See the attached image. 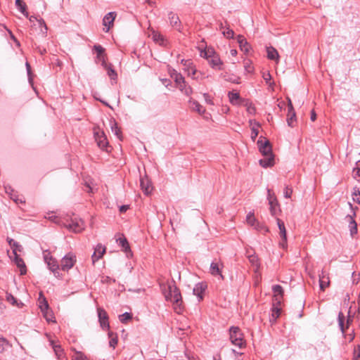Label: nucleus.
<instances>
[{
    "label": "nucleus",
    "instance_id": "46",
    "mask_svg": "<svg viewBox=\"0 0 360 360\" xmlns=\"http://www.w3.org/2000/svg\"><path fill=\"white\" fill-rule=\"evenodd\" d=\"M222 34L226 39H233L234 37V32L230 29L229 26H226V29L222 31Z\"/></svg>",
    "mask_w": 360,
    "mask_h": 360
},
{
    "label": "nucleus",
    "instance_id": "52",
    "mask_svg": "<svg viewBox=\"0 0 360 360\" xmlns=\"http://www.w3.org/2000/svg\"><path fill=\"white\" fill-rule=\"evenodd\" d=\"M173 79H174L177 87L179 86H180L181 84H184V81H185L184 77L182 76V75L181 73L179 74L178 75L175 76Z\"/></svg>",
    "mask_w": 360,
    "mask_h": 360
},
{
    "label": "nucleus",
    "instance_id": "39",
    "mask_svg": "<svg viewBox=\"0 0 360 360\" xmlns=\"http://www.w3.org/2000/svg\"><path fill=\"white\" fill-rule=\"evenodd\" d=\"M244 105L246 107L247 112L250 115L256 113V108L255 105L249 100L245 101Z\"/></svg>",
    "mask_w": 360,
    "mask_h": 360
},
{
    "label": "nucleus",
    "instance_id": "13",
    "mask_svg": "<svg viewBox=\"0 0 360 360\" xmlns=\"http://www.w3.org/2000/svg\"><path fill=\"white\" fill-rule=\"evenodd\" d=\"M276 221L280 230V236L282 238V241L281 242L280 245L284 248L287 243V236L285 224L284 222L278 217H276Z\"/></svg>",
    "mask_w": 360,
    "mask_h": 360
},
{
    "label": "nucleus",
    "instance_id": "35",
    "mask_svg": "<svg viewBox=\"0 0 360 360\" xmlns=\"http://www.w3.org/2000/svg\"><path fill=\"white\" fill-rule=\"evenodd\" d=\"M6 300L10 302L12 305L16 306L18 308H22L24 304L22 302H18L12 294L6 293Z\"/></svg>",
    "mask_w": 360,
    "mask_h": 360
},
{
    "label": "nucleus",
    "instance_id": "32",
    "mask_svg": "<svg viewBox=\"0 0 360 360\" xmlns=\"http://www.w3.org/2000/svg\"><path fill=\"white\" fill-rule=\"evenodd\" d=\"M228 96H229L230 103L233 105L239 104L240 101H242L240 98V94L238 93L229 91L228 94Z\"/></svg>",
    "mask_w": 360,
    "mask_h": 360
},
{
    "label": "nucleus",
    "instance_id": "3",
    "mask_svg": "<svg viewBox=\"0 0 360 360\" xmlns=\"http://www.w3.org/2000/svg\"><path fill=\"white\" fill-rule=\"evenodd\" d=\"M259 152L263 155H274L272 146L270 141L265 137L261 136L257 142Z\"/></svg>",
    "mask_w": 360,
    "mask_h": 360
},
{
    "label": "nucleus",
    "instance_id": "59",
    "mask_svg": "<svg viewBox=\"0 0 360 360\" xmlns=\"http://www.w3.org/2000/svg\"><path fill=\"white\" fill-rule=\"evenodd\" d=\"M53 257L51 255V253L48 251H46L44 253V259L46 263H48L50 261H52Z\"/></svg>",
    "mask_w": 360,
    "mask_h": 360
},
{
    "label": "nucleus",
    "instance_id": "24",
    "mask_svg": "<svg viewBox=\"0 0 360 360\" xmlns=\"http://www.w3.org/2000/svg\"><path fill=\"white\" fill-rule=\"evenodd\" d=\"M249 123L250 125L253 124L251 128V139L253 141H255L259 134L258 128L260 127L261 125L255 120H250Z\"/></svg>",
    "mask_w": 360,
    "mask_h": 360
},
{
    "label": "nucleus",
    "instance_id": "16",
    "mask_svg": "<svg viewBox=\"0 0 360 360\" xmlns=\"http://www.w3.org/2000/svg\"><path fill=\"white\" fill-rule=\"evenodd\" d=\"M140 186L141 190L146 195L150 194L153 190L151 183L147 177L141 178Z\"/></svg>",
    "mask_w": 360,
    "mask_h": 360
},
{
    "label": "nucleus",
    "instance_id": "7",
    "mask_svg": "<svg viewBox=\"0 0 360 360\" xmlns=\"http://www.w3.org/2000/svg\"><path fill=\"white\" fill-rule=\"evenodd\" d=\"M97 311L101 326L104 330H108L110 328V325L107 312L102 308H98Z\"/></svg>",
    "mask_w": 360,
    "mask_h": 360
},
{
    "label": "nucleus",
    "instance_id": "6",
    "mask_svg": "<svg viewBox=\"0 0 360 360\" xmlns=\"http://www.w3.org/2000/svg\"><path fill=\"white\" fill-rule=\"evenodd\" d=\"M181 63L183 65L184 70L187 72L188 76H192L193 79H195L196 77H194V75L196 74V68L195 65H193V63L191 60H185L181 59Z\"/></svg>",
    "mask_w": 360,
    "mask_h": 360
},
{
    "label": "nucleus",
    "instance_id": "29",
    "mask_svg": "<svg viewBox=\"0 0 360 360\" xmlns=\"http://www.w3.org/2000/svg\"><path fill=\"white\" fill-rule=\"evenodd\" d=\"M270 212L271 214L274 217H277L278 213L281 212L280 206L278 200H275L274 202H270Z\"/></svg>",
    "mask_w": 360,
    "mask_h": 360
},
{
    "label": "nucleus",
    "instance_id": "51",
    "mask_svg": "<svg viewBox=\"0 0 360 360\" xmlns=\"http://www.w3.org/2000/svg\"><path fill=\"white\" fill-rule=\"evenodd\" d=\"M217 55L215 51L212 49H208L205 50L203 53H201V56L205 57L207 60L209 58H211L212 56Z\"/></svg>",
    "mask_w": 360,
    "mask_h": 360
},
{
    "label": "nucleus",
    "instance_id": "18",
    "mask_svg": "<svg viewBox=\"0 0 360 360\" xmlns=\"http://www.w3.org/2000/svg\"><path fill=\"white\" fill-rule=\"evenodd\" d=\"M207 61L212 68L216 70L222 69L223 63L221 60L218 54L212 56V57H211V58H209Z\"/></svg>",
    "mask_w": 360,
    "mask_h": 360
},
{
    "label": "nucleus",
    "instance_id": "25",
    "mask_svg": "<svg viewBox=\"0 0 360 360\" xmlns=\"http://www.w3.org/2000/svg\"><path fill=\"white\" fill-rule=\"evenodd\" d=\"M14 255V262L18 267L20 268V274L23 275L26 274L27 269L25 264L23 261V259L18 255V254H13Z\"/></svg>",
    "mask_w": 360,
    "mask_h": 360
},
{
    "label": "nucleus",
    "instance_id": "22",
    "mask_svg": "<svg viewBox=\"0 0 360 360\" xmlns=\"http://www.w3.org/2000/svg\"><path fill=\"white\" fill-rule=\"evenodd\" d=\"M237 40L240 50L246 53H248L251 46L245 38L242 35H238L237 37Z\"/></svg>",
    "mask_w": 360,
    "mask_h": 360
},
{
    "label": "nucleus",
    "instance_id": "55",
    "mask_svg": "<svg viewBox=\"0 0 360 360\" xmlns=\"http://www.w3.org/2000/svg\"><path fill=\"white\" fill-rule=\"evenodd\" d=\"M292 193V188L288 186H287L284 189V197L286 198H290Z\"/></svg>",
    "mask_w": 360,
    "mask_h": 360
},
{
    "label": "nucleus",
    "instance_id": "10",
    "mask_svg": "<svg viewBox=\"0 0 360 360\" xmlns=\"http://www.w3.org/2000/svg\"><path fill=\"white\" fill-rule=\"evenodd\" d=\"M222 268L223 264L219 261L214 260L210 264V272L212 276H219L221 279H224V276L221 274Z\"/></svg>",
    "mask_w": 360,
    "mask_h": 360
},
{
    "label": "nucleus",
    "instance_id": "56",
    "mask_svg": "<svg viewBox=\"0 0 360 360\" xmlns=\"http://www.w3.org/2000/svg\"><path fill=\"white\" fill-rule=\"evenodd\" d=\"M262 77L266 81V84H269L270 86L274 84V82H270V80L271 79V76L269 72H264Z\"/></svg>",
    "mask_w": 360,
    "mask_h": 360
},
{
    "label": "nucleus",
    "instance_id": "34",
    "mask_svg": "<svg viewBox=\"0 0 360 360\" xmlns=\"http://www.w3.org/2000/svg\"><path fill=\"white\" fill-rule=\"evenodd\" d=\"M46 264L49 266V269L56 276H58L59 274V265L58 264L57 261L53 258L52 259V261H50Z\"/></svg>",
    "mask_w": 360,
    "mask_h": 360
},
{
    "label": "nucleus",
    "instance_id": "9",
    "mask_svg": "<svg viewBox=\"0 0 360 360\" xmlns=\"http://www.w3.org/2000/svg\"><path fill=\"white\" fill-rule=\"evenodd\" d=\"M67 227L75 233H79L84 229V221L81 219L75 218L71 219Z\"/></svg>",
    "mask_w": 360,
    "mask_h": 360
},
{
    "label": "nucleus",
    "instance_id": "11",
    "mask_svg": "<svg viewBox=\"0 0 360 360\" xmlns=\"http://www.w3.org/2000/svg\"><path fill=\"white\" fill-rule=\"evenodd\" d=\"M117 16L116 12H110L107 13L103 19V25L106 27L105 32H108L113 25L114 20Z\"/></svg>",
    "mask_w": 360,
    "mask_h": 360
},
{
    "label": "nucleus",
    "instance_id": "1",
    "mask_svg": "<svg viewBox=\"0 0 360 360\" xmlns=\"http://www.w3.org/2000/svg\"><path fill=\"white\" fill-rule=\"evenodd\" d=\"M165 299L173 302L174 309L176 313L181 314L182 312L183 302L181 292L174 283L168 285V292L165 294Z\"/></svg>",
    "mask_w": 360,
    "mask_h": 360
},
{
    "label": "nucleus",
    "instance_id": "15",
    "mask_svg": "<svg viewBox=\"0 0 360 360\" xmlns=\"http://www.w3.org/2000/svg\"><path fill=\"white\" fill-rule=\"evenodd\" d=\"M168 18L170 25L176 28L179 32H181V25L179 16L172 11H170L168 13Z\"/></svg>",
    "mask_w": 360,
    "mask_h": 360
},
{
    "label": "nucleus",
    "instance_id": "38",
    "mask_svg": "<svg viewBox=\"0 0 360 360\" xmlns=\"http://www.w3.org/2000/svg\"><path fill=\"white\" fill-rule=\"evenodd\" d=\"M15 5L19 9V11L25 15L26 17H28V13L26 11V4L22 0H15Z\"/></svg>",
    "mask_w": 360,
    "mask_h": 360
},
{
    "label": "nucleus",
    "instance_id": "44",
    "mask_svg": "<svg viewBox=\"0 0 360 360\" xmlns=\"http://www.w3.org/2000/svg\"><path fill=\"white\" fill-rule=\"evenodd\" d=\"M108 335H109V338H110V340L109 341V345H110V347H112L114 349L117 344V341H118L117 337V335H114L112 332H109Z\"/></svg>",
    "mask_w": 360,
    "mask_h": 360
},
{
    "label": "nucleus",
    "instance_id": "47",
    "mask_svg": "<svg viewBox=\"0 0 360 360\" xmlns=\"http://www.w3.org/2000/svg\"><path fill=\"white\" fill-rule=\"evenodd\" d=\"M117 241H119L120 245H121L123 248L124 252H127L128 251L130 250V248H129L128 241L125 238H119V240H117Z\"/></svg>",
    "mask_w": 360,
    "mask_h": 360
},
{
    "label": "nucleus",
    "instance_id": "41",
    "mask_svg": "<svg viewBox=\"0 0 360 360\" xmlns=\"http://www.w3.org/2000/svg\"><path fill=\"white\" fill-rule=\"evenodd\" d=\"M53 348L58 359L65 360V356H64L63 351L60 345H53Z\"/></svg>",
    "mask_w": 360,
    "mask_h": 360
},
{
    "label": "nucleus",
    "instance_id": "12",
    "mask_svg": "<svg viewBox=\"0 0 360 360\" xmlns=\"http://www.w3.org/2000/svg\"><path fill=\"white\" fill-rule=\"evenodd\" d=\"M94 137L99 148L101 149L106 148L108 142L103 131H95Z\"/></svg>",
    "mask_w": 360,
    "mask_h": 360
},
{
    "label": "nucleus",
    "instance_id": "54",
    "mask_svg": "<svg viewBox=\"0 0 360 360\" xmlns=\"http://www.w3.org/2000/svg\"><path fill=\"white\" fill-rule=\"evenodd\" d=\"M267 199L269 200V203H270V202H274L277 200L274 193L272 192V191L270 189L267 190Z\"/></svg>",
    "mask_w": 360,
    "mask_h": 360
},
{
    "label": "nucleus",
    "instance_id": "4",
    "mask_svg": "<svg viewBox=\"0 0 360 360\" xmlns=\"http://www.w3.org/2000/svg\"><path fill=\"white\" fill-rule=\"evenodd\" d=\"M76 262V256L72 253L65 255L60 261V268L63 271H68L73 267Z\"/></svg>",
    "mask_w": 360,
    "mask_h": 360
},
{
    "label": "nucleus",
    "instance_id": "36",
    "mask_svg": "<svg viewBox=\"0 0 360 360\" xmlns=\"http://www.w3.org/2000/svg\"><path fill=\"white\" fill-rule=\"evenodd\" d=\"M296 121V113L295 110H288L287 115V122L289 127H292L294 126V122Z\"/></svg>",
    "mask_w": 360,
    "mask_h": 360
},
{
    "label": "nucleus",
    "instance_id": "61",
    "mask_svg": "<svg viewBox=\"0 0 360 360\" xmlns=\"http://www.w3.org/2000/svg\"><path fill=\"white\" fill-rule=\"evenodd\" d=\"M101 281L103 283H110L111 282H115V279H112L110 277L105 276H103L102 277Z\"/></svg>",
    "mask_w": 360,
    "mask_h": 360
},
{
    "label": "nucleus",
    "instance_id": "14",
    "mask_svg": "<svg viewBox=\"0 0 360 360\" xmlns=\"http://www.w3.org/2000/svg\"><path fill=\"white\" fill-rule=\"evenodd\" d=\"M106 248L101 244H98L95 248L94 252L91 256L92 262L94 264L105 253Z\"/></svg>",
    "mask_w": 360,
    "mask_h": 360
},
{
    "label": "nucleus",
    "instance_id": "27",
    "mask_svg": "<svg viewBox=\"0 0 360 360\" xmlns=\"http://www.w3.org/2000/svg\"><path fill=\"white\" fill-rule=\"evenodd\" d=\"M280 305L276 304V302H274L273 304V308H272V313L271 316L270 317V321L271 322H275L276 319L279 317L281 314V308L279 307Z\"/></svg>",
    "mask_w": 360,
    "mask_h": 360
},
{
    "label": "nucleus",
    "instance_id": "31",
    "mask_svg": "<svg viewBox=\"0 0 360 360\" xmlns=\"http://www.w3.org/2000/svg\"><path fill=\"white\" fill-rule=\"evenodd\" d=\"M7 240L13 249V254H18V252H21L22 250V245H20L18 242L9 238H7Z\"/></svg>",
    "mask_w": 360,
    "mask_h": 360
},
{
    "label": "nucleus",
    "instance_id": "33",
    "mask_svg": "<svg viewBox=\"0 0 360 360\" xmlns=\"http://www.w3.org/2000/svg\"><path fill=\"white\" fill-rule=\"evenodd\" d=\"M267 52V58L272 60H276L278 59V53L276 49L272 46H269L266 48Z\"/></svg>",
    "mask_w": 360,
    "mask_h": 360
},
{
    "label": "nucleus",
    "instance_id": "50",
    "mask_svg": "<svg viewBox=\"0 0 360 360\" xmlns=\"http://www.w3.org/2000/svg\"><path fill=\"white\" fill-rule=\"evenodd\" d=\"M344 321H345V316L342 314V312H339L338 314V324L340 326V328L342 333L345 332V327H344Z\"/></svg>",
    "mask_w": 360,
    "mask_h": 360
},
{
    "label": "nucleus",
    "instance_id": "57",
    "mask_svg": "<svg viewBox=\"0 0 360 360\" xmlns=\"http://www.w3.org/2000/svg\"><path fill=\"white\" fill-rule=\"evenodd\" d=\"M244 67H245V70H246L248 73H250V72H253V69H254V68H253V67H252V66H251V64H250V60L245 61Z\"/></svg>",
    "mask_w": 360,
    "mask_h": 360
},
{
    "label": "nucleus",
    "instance_id": "60",
    "mask_svg": "<svg viewBox=\"0 0 360 360\" xmlns=\"http://www.w3.org/2000/svg\"><path fill=\"white\" fill-rule=\"evenodd\" d=\"M153 40L157 42L162 43L164 41L163 37L160 34H157V33L154 34L153 36Z\"/></svg>",
    "mask_w": 360,
    "mask_h": 360
},
{
    "label": "nucleus",
    "instance_id": "49",
    "mask_svg": "<svg viewBox=\"0 0 360 360\" xmlns=\"http://www.w3.org/2000/svg\"><path fill=\"white\" fill-rule=\"evenodd\" d=\"M248 259H249V262L253 266H255L257 269L259 267V259L257 255H248Z\"/></svg>",
    "mask_w": 360,
    "mask_h": 360
},
{
    "label": "nucleus",
    "instance_id": "48",
    "mask_svg": "<svg viewBox=\"0 0 360 360\" xmlns=\"http://www.w3.org/2000/svg\"><path fill=\"white\" fill-rule=\"evenodd\" d=\"M132 319V315L130 313L125 312L119 316V319L121 323H126L129 320Z\"/></svg>",
    "mask_w": 360,
    "mask_h": 360
},
{
    "label": "nucleus",
    "instance_id": "21",
    "mask_svg": "<svg viewBox=\"0 0 360 360\" xmlns=\"http://www.w3.org/2000/svg\"><path fill=\"white\" fill-rule=\"evenodd\" d=\"M30 21L31 22H34L35 21L36 23H34V25H38L39 29H40V31L42 33L43 35H45L46 34V32H47V27L46 25V23L45 22L42 20V19H39L38 20L37 18L34 17V16H31L30 18Z\"/></svg>",
    "mask_w": 360,
    "mask_h": 360
},
{
    "label": "nucleus",
    "instance_id": "64",
    "mask_svg": "<svg viewBox=\"0 0 360 360\" xmlns=\"http://www.w3.org/2000/svg\"><path fill=\"white\" fill-rule=\"evenodd\" d=\"M360 359V351L354 349V360H359Z\"/></svg>",
    "mask_w": 360,
    "mask_h": 360
},
{
    "label": "nucleus",
    "instance_id": "40",
    "mask_svg": "<svg viewBox=\"0 0 360 360\" xmlns=\"http://www.w3.org/2000/svg\"><path fill=\"white\" fill-rule=\"evenodd\" d=\"M8 341L4 338H0V354L4 353L9 347Z\"/></svg>",
    "mask_w": 360,
    "mask_h": 360
},
{
    "label": "nucleus",
    "instance_id": "5",
    "mask_svg": "<svg viewBox=\"0 0 360 360\" xmlns=\"http://www.w3.org/2000/svg\"><path fill=\"white\" fill-rule=\"evenodd\" d=\"M246 221L250 226L254 227L257 230H264L266 232L269 231L267 227L261 225L259 223V221L255 217L254 213L252 212L248 214L246 217Z\"/></svg>",
    "mask_w": 360,
    "mask_h": 360
},
{
    "label": "nucleus",
    "instance_id": "58",
    "mask_svg": "<svg viewBox=\"0 0 360 360\" xmlns=\"http://www.w3.org/2000/svg\"><path fill=\"white\" fill-rule=\"evenodd\" d=\"M353 175L355 179L359 178L360 180V165H356V167L353 169Z\"/></svg>",
    "mask_w": 360,
    "mask_h": 360
},
{
    "label": "nucleus",
    "instance_id": "19",
    "mask_svg": "<svg viewBox=\"0 0 360 360\" xmlns=\"http://www.w3.org/2000/svg\"><path fill=\"white\" fill-rule=\"evenodd\" d=\"M355 215V212H354L353 215L348 214L346 217L348 219L350 235L352 237L357 233V224L354 219Z\"/></svg>",
    "mask_w": 360,
    "mask_h": 360
},
{
    "label": "nucleus",
    "instance_id": "17",
    "mask_svg": "<svg viewBox=\"0 0 360 360\" xmlns=\"http://www.w3.org/2000/svg\"><path fill=\"white\" fill-rule=\"evenodd\" d=\"M94 50L97 53V59L99 60L103 66H106L105 49L101 45H94Z\"/></svg>",
    "mask_w": 360,
    "mask_h": 360
},
{
    "label": "nucleus",
    "instance_id": "20",
    "mask_svg": "<svg viewBox=\"0 0 360 360\" xmlns=\"http://www.w3.org/2000/svg\"><path fill=\"white\" fill-rule=\"evenodd\" d=\"M319 276L320 289L324 291L325 289L330 285L329 277L327 274H326L323 270H322L321 274H319Z\"/></svg>",
    "mask_w": 360,
    "mask_h": 360
},
{
    "label": "nucleus",
    "instance_id": "53",
    "mask_svg": "<svg viewBox=\"0 0 360 360\" xmlns=\"http://www.w3.org/2000/svg\"><path fill=\"white\" fill-rule=\"evenodd\" d=\"M352 196L353 200L356 203L360 204V191L359 189H356V188L354 189Z\"/></svg>",
    "mask_w": 360,
    "mask_h": 360
},
{
    "label": "nucleus",
    "instance_id": "28",
    "mask_svg": "<svg viewBox=\"0 0 360 360\" xmlns=\"http://www.w3.org/2000/svg\"><path fill=\"white\" fill-rule=\"evenodd\" d=\"M38 301L39 308L41 311H44L45 310L47 311L49 309V306L48 302L41 292L39 293Z\"/></svg>",
    "mask_w": 360,
    "mask_h": 360
},
{
    "label": "nucleus",
    "instance_id": "30",
    "mask_svg": "<svg viewBox=\"0 0 360 360\" xmlns=\"http://www.w3.org/2000/svg\"><path fill=\"white\" fill-rule=\"evenodd\" d=\"M110 128L112 132L120 139L122 140V132L117 126V123L115 120H110Z\"/></svg>",
    "mask_w": 360,
    "mask_h": 360
},
{
    "label": "nucleus",
    "instance_id": "23",
    "mask_svg": "<svg viewBox=\"0 0 360 360\" xmlns=\"http://www.w3.org/2000/svg\"><path fill=\"white\" fill-rule=\"evenodd\" d=\"M264 158L259 160V165L264 168L271 167L274 165V155H264Z\"/></svg>",
    "mask_w": 360,
    "mask_h": 360
},
{
    "label": "nucleus",
    "instance_id": "8",
    "mask_svg": "<svg viewBox=\"0 0 360 360\" xmlns=\"http://www.w3.org/2000/svg\"><path fill=\"white\" fill-rule=\"evenodd\" d=\"M272 290L274 292L273 302H276L278 305H281L284 294L282 286L280 285H274L272 286Z\"/></svg>",
    "mask_w": 360,
    "mask_h": 360
},
{
    "label": "nucleus",
    "instance_id": "37",
    "mask_svg": "<svg viewBox=\"0 0 360 360\" xmlns=\"http://www.w3.org/2000/svg\"><path fill=\"white\" fill-rule=\"evenodd\" d=\"M177 88L188 96H191L193 93L192 88L186 84V81H184V83L179 86Z\"/></svg>",
    "mask_w": 360,
    "mask_h": 360
},
{
    "label": "nucleus",
    "instance_id": "42",
    "mask_svg": "<svg viewBox=\"0 0 360 360\" xmlns=\"http://www.w3.org/2000/svg\"><path fill=\"white\" fill-rule=\"evenodd\" d=\"M192 108L194 110L197 111L199 114H203L205 111V109L201 105L198 101H191Z\"/></svg>",
    "mask_w": 360,
    "mask_h": 360
},
{
    "label": "nucleus",
    "instance_id": "63",
    "mask_svg": "<svg viewBox=\"0 0 360 360\" xmlns=\"http://www.w3.org/2000/svg\"><path fill=\"white\" fill-rule=\"evenodd\" d=\"M26 65V69H27V75H28V77H29V79H30V82L32 81V77H31V66L30 65L29 63H26L25 64Z\"/></svg>",
    "mask_w": 360,
    "mask_h": 360
},
{
    "label": "nucleus",
    "instance_id": "43",
    "mask_svg": "<svg viewBox=\"0 0 360 360\" xmlns=\"http://www.w3.org/2000/svg\"><path fill=\"white\" fill-rule=\"evenodd\" d=\"M103 67L106 69L107 73H108V76L110 77V79H115L117 77V73L114 70V69H112V65H108L106 63V66H103Z\"/></svg>",
    "mask_w": 360,
    "mask_h": 360
},
{
    "label": "nucleus",
    "instance_id": "2",
    "mask_svg": "<svg viewBox=\"0 0 360 360\" xmlns=\"http://www.w3.org/2000/svg\"><path fill=\"white\" fill-rule=\"evenodd\" d=\"M229 339L231 343L240 349L246 347V342L244 340L243 333L237 326H231L229 329Z\"/></svg>",
    "mask_w": 360,
    "mask_h": 360
},
{
    "label": "nucleus",
    "instance_id": "26",
    "mask_svg": "<svg viewBox=\"0 0 360 360\" xmlns=\"http://www.w3.org/2000/svg\"><path fill=\"white\" fill-rule=\"evenodd\" d=\"M206 285L203 283H198L193 289V294L199 297V300L202 299V294L206 288Z\"/></svg>",
    "mask_w": 360,
    "mask_h": 360
},
{
    "label": "nucleus",
    "instance_id": "62",
    "mask_svg": "<svg viewBox=\"0 0 360 360\" xmlns=\"http://www.w3.org/2000/svg\"><path fill=\"white\" fill-rule=\"evenodd\" d=\"M169 73L170 75V77L172 78H174L175 76L178 75L179 74H180L179 72H178L176 70L174 69H172V68H169Z\"/></svg>",
    "mask_w": 360,
    "mask_h": 360
},
{
    "label": "nucleus",
    "instance_id": "45",
    "mask_svg": "<svg viewBox=\"0 0 360 360\" xmlns=\"http://www.w3.org/2000/svg\"><path fill=\"white\" fill-rule=\"evenodd\" d=\"M44 314V317L46 319V320L48 321V322H53L54 320V316H53V312L51 310H50V309L49 308V309L46 311L45 310L44 311H41Z\"/></svg>",
    "mask_w": 360,
    "mask_h": 360
}]
</instances>
